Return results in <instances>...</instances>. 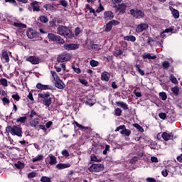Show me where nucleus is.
Wrapping results in <instances>:
<instances>
[{"mask_svg":"<svg viewBox=\"0 0 182 182\" xmlns=\"http://www.w3.org/2000/svg\"><path fill=\"white\" fill-rule=\"evenodd\" d=\"M56 33L68 40L73 39V31L65 26H59L56 28Z\"/></svg>","mask_w":182,"mask_h":182,"instance_id":"f257e3e1","label":"nucleus"},{"mask_svg":"<svg viewBox=\"0 0 182 182\" xmlns=\"http://www.w3.org/2000/svg\"><path fill=\"white\" fill-rule=\"evenodd\" d=\"M38 100H40V103L41 105L49 107L52 105V97H50V93L49 92L38 93Z\"/></svg>","mask_w":182,"mask_h":182,"instance_id":"f03ea898","label":"nucleus"},{"mask_svg":"<svg viewBox=\"0 0 182 182\" xmlns=\"http://www.w3.org/2000/svg\"><path fill=\"white\" fill-rule=\"evenodd\" d=\"M5 132L10 133L12 136H16L18 137H22V134H23L21 125L8 126L5 128Z\"/></svg>","mask_w":182,"mask_h":182,"instance_id":"7ed1b4c3","label":"nucleus"},{"mask_svg":"<svg viewBox=\"0 0 182 182\" xmlns=\"http://www.w3.org/2000/svg\"><path fill=\"white\" fill-rule=\"evenodd\" d=\"M105 9L103 8V6L102 4H99V7H97V9L95 10L90 4H85V13L87 12V11H90V14H93L94 17H97V14H100V12L103 11Z\"/></svg>","mask_w":182,"mask_h":182,"instance_id":"20e7f679","label":"nucleus"},{"mask_svg":"<svg viewBox=\"0 0 182 182\" xmlns=\"http://www.w3.org/2000/svg\"><path fill=\"white\" fill-rule=\"evenodd\" d=\"M48 40H50V42L56 43L59 45L65 44V40L58 35H55L53 33H48Z\"/></svg>","mask_w":182,"mask_h":182,"instance_id":"39448f33","label":"nucleus"},{"mask_svg":"<svg viewBox=\"0 0 182 182\" xmlns=\"http://www.w3.org/2000/svg\"><path fill=\"white\" fill-rule=\"evenodd\" d=\"M129 14L132 17L136 19H141L144 18V12L139 9H131Z\"/></svg>","mask_w":182,"mask_h":182,"instance_id":"423d86ee","label":"nucleus"},{"mask_svg":"<svg viewBox=\"0 0 182 182\" xmlns=\"http://www.w3.org/2000/svg\"><path fill=\"white\" fill-rule=\"evenodd\" d=\"M104 169V166L103 164H93L92 165H91V166H90V168H88V171L91 172V173H99L102 171Z\"/></svg>","mask_w":182,"mask_h":182,"instance_id":"0eeeda50","label":"nucleus"},{"mask_svg":"<svg viewBox=\"0 0 182 182\" xmlns=\"http://www.w3.org/2000/svg\"><path fill=\"white\" fill-rule=\"evenodd\" d=\"M119 24H120V22L119 21L112 20L109 21L107 23H106V26L105 27V32L106 33L110 32L113 26H117Z\"/></svg>","mask_w":182,"mask_h":182,"instance_id":"6e6552de","label":"nucleus"},{"mask_svg":"<svg viewBox=\"0 0 182 182\" xmlns=\"http://www.w3.org/2000/svg\"><path fill=\"white\" fill-rule=\"evenodd\" d=\"M26 35H27V38H28V39L40 38V33L32 28L27 29V31H26Z\"/></svg>","mask_w":182,"mask_h":182,"instance_id":"1a4fd4ad","label":"nucleus"},{"mask_svg":"<svg viewBox=\"0 0 182 182\" xmlns=\"http://www.w3.org/2000/svg\"><path fill=\"white\" fill-rule=\"evenodd\" d=\"M9 55H11V52H9L5 50H3V51H1V63H3V64L9 63Z\"/></svg>","mask_w":182,"mask_h":182,"instance_id":"9d476101","label":"nucleus"},{"mask_svg":"<svg viewBox=\"0 0 182 182\" xmlns=\"http://www.w3.org/2000/svg\"><path fill=\"white\" fill-rule=\"evenodd\" d=\"M28 11H33V12H39L40 6L38 5V2L36 1H34L30 3V5H28Z\"/></svg>","mask_w":182,"mask_h":182,"instance_id":"9b49d317","label":"nucleus"},{"mask_svg":"<svg viewBox=\"0 0 182 182\" xmlns=\"http://www.w3.org/2000/svg\"><path fill=\"white\" fill-rule=\"evenodd\" d=\"M149 28V26L147 23H141L139 25L136 26V28H135V32L138 33H141L143 31L147 30Z\"/></svg>","mask_w":182,"mask_h":182,"instance_id":"f8f14e48","label":"nucleus"},{"mask_svg":"<svg viewBox=\"0 0 182 182\" xmlns=\"http://www.w3.org/2000/svg\"><path fill=\"white\" fill-rule=\"evenodd\" d=\"M26 61L29 62L31 65H38L40 63V58L35 55H30L26 58Z\"/></svg>","mask_w":182,"mask_h":182,"instance_id":"ddd939ff","label":"nucleus"},{"mask_svg":"<svg viewBox=\"0 0 182 182\" xmlns=\"http://www.w3.org/2000/svg\"><path fill=\"white\" fill-rule=\"evenodd\" d=\"M70 60V55L69 54H62L60 55H58L56 60L59 63L68 62Z\"/></svg>","mask_w":182,"mask_h":182,"instance_id":"4468645a","label":"nucleus"},{"mask_svg":"<svg viewBox=\"0 0 182 182\" xmlns=\"http://www.w3.org/2000/svg\"><path fill=\"white\" fill-rule=\"evenodd\" d=\"M54 80H55V87L59 90H63L65 88V84H63V82L62 81V80H60L58 77H56Z\"/></svg>","mask_w":182,"mask_h":182,"instance_id":"2eb2a0df","label":"nucleus"},{"mask_svg":"<svg viewBox=\"0 0 182 182\" xmlns=\"http://www.w3.org/2000/svg\"><path fill=\"white\" fill-rule=\"evenodd\" d=\"M36 88L40 90H52V86L49 85H43L42 83H37Z\"/></svg>","mask_w":182,"mask_h":182,"instance_id":"dca6fc26","label":"nucleus"},{"mask_svg":"<svg viewBox=\"0 0 182 182\" xmlns=\"http://www.w3.org/2000/svg\"><path fill=\"white\" fill-rule=\"evenodd\" d=\"M114 18V15L112 11H107L103 13V18L106 21H110Z\"/></svg>","mask_w":182,"mask_h":182,"instance_id":"f3484780","label":"nucleus"},{"mask_svg":"<svg viewBox=\"0 0 182 182\" xmlns=\"http://www.w3.org/2000/svg\"><path fill=\"white\" fill-rule=\"evenodd\" d=\"M63 49L66 50H75L78 49V45L77 44H65L63 45Z\"/></svg>","mask_w":182,"mask_h":182,"instance_id":"a211bd4d","label":"nucleus"},{"mask_svg":"<svg viewBox=\"0 0 182 182\" xmlns=\"http://www.w3.org/2000/svg\"><path fill=\"white\" fill-rule=\"evenodd\" d=\"M110 80V73L104 71L100 74V80L105 82H109Z\"/></svg>","mask_w":182,"mask_h":182,"instance_id":"6ab92c4d","label":"nucleus"},{"mask_svg":"<svg viewBox=\"0 0 182 182\" xmlns=\"http://www.w3.org/2000/svg\"><path fill=\"white\" fill-rule=\"evenodd\" d=\"M5 3L11 4L14 6H18V2L22 4H28V0H4Z\"/></svg>","mask_w":182,"mask_h":182,"instance_id":"aec40b11","label":"nucleus"},{"mask_svg":"<svg viewBox=\"0 0 182 182\" xmlns=\"http://www.w3.org/2000/svg\"><path fill=\"white\" fill-rule=\"evenodd\" d=\"M169 11H171V14L175 19L179 18V11L172 6H169Z\"/></svg>","mask_w":182,"mask_h":182,"instance_id":"412c9836","label":"nucleus"},{"mask_svg":"<svg viewBox=\"0 0 182 182\" xmlns=\"http://www.w3.org/2000/svg\"><path fill=\"white\" fill-rule=\"evenodd\" d=\"M70 167V164H58L55 167L57 170H64Z\"/></svg>","mask_w":182,"mask_h":182,"instance_id":"4be33fe9","label":"nucleus"},{"mask_svg":"<svg viewBox=\"0 0 182 182\" xmlns=\"http://www.w3.org/2000/svg\"><path fill=\"white\" fill-rule=\"evenodd\" d=\"M161 138H163L165 141H168L172 138V134L171 133L163 132V134H161Z\"/></svg>","mask_w":182,"mask_h":182,"instance_id":"5701e85b","label":"nucleus"},{"mask_svg":"<svg viewBox=\"0 0 182 182\" xmlns=\"http://www.w3.org/2000/svg\"><path fill=\"white\" fill-rule=\"evenodd\" d=\"M13 26H15V28H18L21 30L23 28H26L28 27L26 24H24L23 23H17V22H14Z\"/></svg>","mask_w":182,"mask_h":182,"instance_id":"b1692460","label":"nucleus"},{"mask_svg":"<svg viewBox=\"0 0 182 182\" xmlns=\"http://www.w3.org/2000/svg\"><path fill=\"white\" fill-rule=\"evenodd\" d=\"M116 105L122 108L123 110H128V105L124 103V102H122V101H118L116 102Z\"/></svg>","mask_w":182,"mask_h":182,"instance_id":"393cba45","label":"nucleus"},{"mask_svg":"<svg viewBox=\"0 0 182 182\" xmlns=\"http://www.w3.org/2000/svg\"><path fill=\"white\" fill-rule=\"evenodd\" d=\"M171 92H172V95L173 97H178V95H179V87H178L177 86L171 87Z\"/></svg>","mask_w":182,"mask_h":182,"instance_id":"a878e982","label":"nucleus"},{"mask_svg":"<svg viewBox=\"0 0 182 182\" xmlns=\"http://www.w3.org/2000/svg\"><path fill=\"white\" fill-rule=\"evenodd\" d=\"M124 41L134 43L136 41V38L134 36H127L124 37Z\"/></svg>","mask_w":182,"mask_h":182,"instance_id":"bb28decb","label":"nucleus"},{"mask_svg":"<svg viewBox=\"0 0 182 182\" xmlns=\"http://www.w3.org/2000/svg\"><path fill=\"white\" fill-rule=\"evenodd\" d=\"M39 120L40 119L38 118H36L30 121V127H34V128L37 127V125H38L39 124Z\"/></svg>","mask_w":182,"mask_h":182,"instance_id":"cd10ccee","label":"nucleus"},{"mask_svg":"<svg viewBox=\"0 0 182 182\" xmlns=\"http://www.w3.org/2000/svg\"><path fill=\"white\" fill-rule=\"evenodd\" d=\"M126 6L124 4H118L117 10L119 11V14H125Z\"/></svg>","mask_w":182,"mask_h":182,"instance_id":"c85d7f7f","label":"nucleus"},{"mask_svg":"<svg viewBox=\"0 0 182 182\" xmlns=\"http://www.w3.org/2000/svg\"><path fill=\"white\" fill-rule=\"evenodd\" d=\"M142 58H144V59L155 60L156 58H157V57L156 55L151 56L150 53H147V54L142 55Z\"/></svg>","mask_w":182,"mask_h":182,"instance_id":"c756f323","label":"nucleus"},{"mask_svg":"<svg viewBox=\"0 0 182 182\" xmlns=\"http://www.w3.org/2000/svg\"><path fill=\"white\" fill-rule=\"evenodd\" d=\"M119 134H122V136H125L128 137L131 135V130L129 129L121 130V132H119Z\"/></svg>","mask_w":182,"mask_h":182,"instance_id":"7c9ffc66","label":"nucleus"},{"mask_svg":"<svg viewBox=\"0 0 182 182\" xmlns=\"http://www.w3.org/2000/svg\"><path fill=\"white\" fill-rule=\"evenodd\" d=\"M134 68L136 69V71L138 73H139V75H141V76H144V71L141 70V65L136 64L135 65Z\"/></svg>","mask_w":182,"mask_h":182,"instance_id":"2f4dec72","label":"nucleus"},{"mask_svg":"<svg viewBox=\"0 0 182 182\" xmlns=\"http://www.w3.org/2000/svg\"><path fill=\"white\" fill-rule=\"evenodd\" d=\"M74 124L75 125V127H78V129H80V130L81 131L88 130L90 129L88 127H82V125L78 124V122H75Z\"/></svg>","mask_w":182,"mask_h":182,"instance_id":"473e14b6","label":"nucleus"},{"mask_svg":"<svg viewBox=\"0 0 182 182\" xmlns=\"http://www.w3.org/2000/svg\"><path fill=\"white\" fill-rule=\"evenodd\" d=\"M56 157H55L52 154H50V162H48V164H50V165L52 166L56 164Z\"/></svg>","mask_w":182,"mask_h":182,"instance_id":"72a5a7b5","label":"nucleus"},{"mask_svg":"<svg viewBox=\"0 0 182 182\" xmlns=\"http://www.w3.org/2000/svg\"><path fill=\"white\" fill-rule=\"evenodd\" d=\"M26 120H28V117H19L16 119V123L25 124V122H26Z\"/></svg>","mask_w":182,"mask_h":182,"instance_id":"f704fd0d","label":"nucleus"},{"mask_svg":"<svg viewBox=\"0 0 182 182\" xmlns=\"http://www.w3.org/2000/svg\"><path fill=\"white\" fill-rule=\"evenodd\" d=\"M43 157L44 156H43V155H37V156H36V158H33L31 159V161L33 163H36L37 161H40L43 160Z\"/></svg>","mask_w":182,"mask_h":182,"instance_id":"c9c22d12","label":"nucleus"},{"mask_svg":"<svg viewBox=\"0 0 182 182\" xmlns=\"http://www.w3.org/2000/svg\"><path fill=\"white\" fill-rule=\"evenodd\" d=\"M25 166V164L22 163L21 161H18L16 164H15V168L18 169H21Z\"/></svg>","mask_w":182,"mask_h":182,"instance_id":"e433bc0d","label":"nucleus"},{"mask_svg":"<svg viewBox=\"0 0 182 182\" xmlns=\"http://www.w3.org/2000/svg\"><path fill=\"white\" fill-rule=\"evenodd\" d=\"M43 8L46 9V10L50 11L53 10V6H52L50 4H47L44 6H43Z\"/></svg>","mask_w":182,"mask_h":182,"instance_id":"4c0bfd02","label":"nucleus"},{"mask_svg":"<svg viewBox=\"0 0 182 182\" xmlns=\"http://www.w3.org/2000/svg\"><path fill=\"white\" fill-rule=\"evenodd\" d=\"M40 22L47 23H48V18L46 16H40Z\"/></svg>","mask_w":182,"mask_h":182,"instance_id":"58836bf2","label":"nucleus"},{"mask_svg":"<svg viewBox=\"0 0 182 182\" xmlns=\"http://www.w3.org/2000/svg\"><path fill=\"white\" fill-rule=\"evenodd\" d=\"M122 109L120 108H116L114 109V116L116 117H121L122 116Z\"/></svg>","mask_w":182,"mask_h":182,"instance_id":"ea45409f","label":"nucleus"},{"mask_svg":"<svg viewBox=\"0 0 182 182\" xmlns=\"http://www.w3.org/2000/svg\"><path fill=\"white\" fill-rule=\"evenodd\" d=\"M90 65H91V67L95 68L99 65V62L96 61L95 60H91V61H90Z\"/></svg>","mask_w":182,"mask_h":182,"instance_id":"a19ab883","label":"nucleus"},{"mask_svg":"<svg viewBox=\"0 0 182 182\" xmlns=\"http://www.w3.org/2000/svg\"><path fill=\"white\" fill-rule=\"evenodd\" d=\"M159 96H160V97L161 98V100L163 101L167 100V94H166V92H160L159 94Z\"/></svg>","mask_w":182,"mask_h":182,"instance_id":"79ce46f5","label":"nucleus"},{"mask_svg":"<svg viewBox=\"0 0 182 182\" xmlns=\"http://www.w3.org/2000/svg\"><path fill=\"white\" fill-rule=\"evenodd\" d=\"M163 69L168 70L169 67L171 66V64L168 61H164L162 63Z\"/></svg>","mask_w":182,"mask_h":182,"instance_id":"37998d69","label":"nucleus"},{"mask_svg":"<svg viewBox=\"0 0 182 182\" xmlns=\"http://www.w3.org/2000/svg\"><path fill=\"white\" fill-rule=\"evenodd\" d=\"M173 28H166L164 30V31H163V33H161V36H163V34L164 33H173Z\"/></svg>","mask_w":182,"mask_h":182,"instance_id":"c03bdc74","label":"nucleus"},{"mask_svg":"<svg viewBox=\"0 0 182 182\" xmlns=\"http://www.w3.org/2000/svg\"><path fill=\"white\" fill-rule=\"evenodd\" d=\"M81 33V30L80 29L79 27L75 28V29H74V33H73V35H74V36H78V35H80V33Z\"/></svg>","mask_w":182,"mask_h":182,"instance_id":"a18cd8bd","label":"nucleus"},{"mask_svg":"<svg viewBox=\"0 0 182 182\" xmlns=\"http://www.w3.org/2000/svg\"><path fill=\"white\" fill-rule=\"evenodd\" d=\"M120 130H128L127 128H125V125H119V127H117L114 132H119Z\"/></svg>","mask_w":182,"mask_h":182,"instance_id":"49530a36","label":"nucleus"},{"mask_svg":"<svg viewBox=\"0 0 182 182\" xmlns=\"http://www.w3.org/2000/svg\"><path fill=\"white\" fill-rule=\"evenodd\" d=\"M91 49H92L93 50H100V46L97 44H92Z\"/></svg>","mask_w":182,"mask_h":182,"instance_id":"de8ad7c7","label":"nucleus"},{"mask_svg":"<svg viewBox=\"0 0 182 182\" xmlns=\"http://www.w3.org/2000/svg\"><path fill=\"white\" fill-rule=\"evenodd\" d=\"M134 127H135L136 129H138V131L141 132H144V130H143L142 127H141V125H139V124H134Z\"/></svg>","mask_w":182,"mask_h":182,"instance_id":"09e8293b","label":"nucleus"},{"mask_svg":"<svg viewBox=\"0 0 182 182\" xmlns=\"http://www.w3.org/2000/svg\"><path fill=\"white\" fill-rule=\"evenodd\" d=\"M59 4L65 8L68 7V1L66 0H60L59 1Z\"/></svg>","mask_w":182,"mask_h":182,"instance_id":"8fccbe9b","label":"nucleus"},{"mask_svg":"<svg viewBox=\"0 0 182 182\" xmlns=\"http://www.w3.org/2000/svg\"><path fill=\"white\" fill-rule=\"evenodd\" d=\"M91 161L99 163L100 162V159H98L95 155H91Z\"/></svg>","mask_w":182,"mask_h":182,"instance_id":"3c124183","label":"nucleus"},{"mask_svg":"<svg viewBox=\"0 0 182 182\" xmlns=\"http://www.w3.org/2000/svg\"><path fill=\"white\" fill-rule=\"evenodd\" d=\"M40 181L41 182H50V178L47 176H43L40 179Z\"/></svg>","mask_w":182,"mask_h":182,"instance_id":"603ef678","label":"nucleus"},{"mask_svg":"<svg viewBox=\"0 0 182 182\" xmlns=\"http://www.w3.org/2000/svg\"><path fill=\"white\" fill-rule=\"evenodd\" d=\"M72 68L73 71H74V73H77V75H80L81 73V69L75 68V66H73Z\"/></svg>","mask_w":182,"mask_h":182,"instance_id":"864d4df0","label":"nucleus"},{"mask_svg":"<svg viewBox=\"0 0 182 182\" xmlns=\"http://www.w3.org/2000/svg\"><path fill=\"white\" fill-rule=\"evenodd\" d=\"M78 82H80V83L84 85V86H87L88 85V82L87 81V80L78 79Z\"/></svg>","mask_w":182,"mask_h":182,"instance_id":"5fc2aeb1","label":"nucleus"},{"mask_svg":"<svg viewBox=\"0 0 182 182\" xmlns=\"http://www.w3.org/2000/svg\"><path fill=\"white\" fill-rule=\"evenodd\" d=\"M159 117H160V119L164 120V119H166V118H167V114H166L164 112H161V113L159 114Z\"/></svg>","mask_w":182,"mask_h":182,"instance_id":"6e6d98bb","label":"nucleus"},{"mask_svg":"<svg viewBox=\"0 0 182 182\" xmlns=\"http://www.w3.org/2000/svg\"><path fill=\"white\" fill-rule=\"evenodd\" d=\"M0 83L1 84V85L4 87L8 86L6 79L5 78H1V80H0Z\"/></svg>","mask_w":182,"mask_h":182,"instance_id":"4d7b16f0","label":"nucleus"},{"mask_svg":"<svg viewBox=\"0 0 182 182\" xmlns=\"http://www.w3.org/2000/svg\"><path fill=\"white\" fill-rule=\"evenodd\" d=\"M122 55V49H118L117 51L114 53V55L116 57H119Z\"/></svg>","mask_w":182,"mask_h":182,"instance_id":"13d9d810","label":"nucleus"},{"mask_svg":"<svg viewBox=\"0 0 182 182\" xmlns=\"http://www.w3.org/2000/svg\"><path fill=\"white\" fill-rule=\"evenodd\" d=\"M154 42V41L153 40V38L151 37H148L147 38V44L150 46H153V43Z\"/></svg>","mask_w":182,"mask_h":182,"instance_id":"bf43d9fd","label":"nucleus"},{"mask_svg":"<svg viewBox=\"0 0 182 182\" xmlns=\"http://www.w3.org/2000/svg\"><path fill=\"white\" fill-rule=\"evenodd\" d=\"M36 176V173L34 172L28 173V174H27V178L28 179L33 178H35Z\"/></svg>","mask_w":182,"mask_h":182,"instance_id":"052dcab7","label":"nucleus"},{"mask_svg":"<svg viewBox=\"0 0 182 182\" xmlns=\"http://www.w3.org/2000/svg\"><path fill=\"white\" fill-rule=\"evenodd\" d=\"M12 99H14V100L18 102L21 100V97H19V95L18 94L16 95H12Z\"/></svg>","mask_w":182,"mask_h":182,"instance_id":"680f3d73","label":"nucleus"},{"mask_svg":"<svg viewBox=\"0 0 182 182\" xmlns=\"http://www.w3.org/2000/svg\"><path fill=\"white\" fill-rule=\"evenodd\" d=\"M50 21H55V22L60 23V24L63 23V21L61 18H56V17H53V18H52Z\"/></svg>","mask_w":182,"mask_h":182,"instance_id":"e2e57ef3","label":"nucleus"},{"mask_svg":"<svg viewBox=\"0 0 182 182\" xmlns=\"http://www.w3.org/2000/svg\"><path fill=\"white\" fill-rule=\"evenodd\" d=\"M169 80H171V82L173 84H178V80H176V77L173 76H171V78L169 79Z\"/></svg>","mask_w":182,"mask_h":182,"instance_id":"0e129e2a","label":"nucleus"},{"mask_svg":"<svg viewBox=\"0 0 182 182\" xmlns=\"http://www.w3.org/2000/svg\"><path fill=\"white\" fill-rule=\"evenodd\" d=\"M1 102H3V104L5 105H9V100L6 97H3V99H1Z\"/></svg>","mask_w":182,"mask_h":182,"instance_id":"69168bd1","label":"nucleus"},{"mask_svg":"<svg viewBox=\"0 0 182 182\" xmlns=\"http://www.w3.org/2000/svg\"><path fill=\"white\" fill-rule=\"evenodd\" d=\"M56 23L57 22H55V20L50 21V28H55L56 27Z\"/></svg>","mask_w":182,"mask_h":182,"instance_id":"338daca9","label":"nucleus"},{"mask_svg":"<svg viewBox=\"0 0 182 182\" xmlns=\"http://www.w3.org/2000/svg\"><path fill=\"white\" fill-rule=\"evenodd\" d=\"M146 182H156V179L153 178H146Z\"/></svg>","mask_w":182,"mask_h":182,"instance_id":"774afa93","label":"nucleus"}]
</instances>
